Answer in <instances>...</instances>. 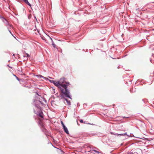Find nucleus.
Instances as JSON below:
<instances>
[{"instance_id":"f257e3e1","label":"nucleus","mask_w":154,"mask_h":154,"mask_svg":"<svg viewBox=\"0 0 154 154\" xmlns=\"http://www.w3.org/2000/svg\"><path fill=\"white\" fill-rule=\"evenodd\" d=\"M51 82L53 83L55 85L60 88L62 93L64 94L66 97L71 98L69 95V92L67 89V87L69 85L68 82H66L65 81V79L61 78L59 81L55 82L54 81H51Z\"/></svg>"},{"instance_id":"f03ea898","label":"nucleus","mask_w":154,"mask_h":154,"mask_svg":"<svg viewBox=\"0 0 154 154\" xmlns=\"http://www.w3.org/2000/svg\"><path fill=\"white\" fill-rule=\"evenodd\" d=\"M37 115H38L42 118H43V114L42 112L40 109L39 110L38 113L37 114Z\"/></svg>"},{"instance_id":"7ed1b4c3","label":"nucleus","mask_w":154,"mask_h":154,"mask_svg":"<svg viewBox=\"0 0 154 154\" xmlns=\"http://www.w3.org/2000/svg\"><path fill=\"white\" fill-rule=\"evenodd\" d=\"M2 20L3 21V22L6 24V26H7L9 25L8 21L6 19H5L4 18H2Z\"/></svg>"},{"instance_id":"20e7f679","label":"nucleus","mask_w":154,"mask_h":154,"mask_svg":"<svg viewBox=\"0 0 154 154\" xmlns=\"http://www.w3.org/2000/svg\"><path fill=\"white\" fill-rule=\"evenodd\" d=\"M63 128L65 132L67 134H69V131L68 130L66 126L64 127Z\"/></svg>"},{"instance_id":"39448f33","label":"nucleus","mask_w":154,"mask_h":154,"mask_svg":"<svg viewBox=\"0 0 154 154\" xmlns=\"http://www.w3.org/2000/svg\"><path fill=\"white\" fill-rule=\"evenodd\" d=\"M24 2L26 4H27L28 5L31 7V5L29 3L28 1L27 0H23Z\"/></svg>"},{"instance_id":"423d86ee","label":"nucleus","mask_w":154,"mask_h":154,"mask_svg":"<svg viewBox=\"0 0 154 154\" xmlns=\"http://www.w3.org/2000/svg\"><path fill=\"white\" fill-rule=\"evenodd\" d=\"M65 100H66L67 104L68 105H70V102L69 101H68L67 100V99H65Z\"/></svg>"},{"instance_id":"0eeeda50","label":"nucleus","mask_w":154,"mask_h":154,"mask_svg":"<svg viewBox=\"0 0 154 154\" xmlns=\"http://www.w3.org/2000/svg\"><path fill=\"white\" fill-rule=\"evenodd\" d=\"M126 134V133H125V134H116V135H117V136H119V135H121V136H123V135H125Z\"/></svg>"},{"instance_id":"6e6552de","label":"nucleus","mask_w":154,"mask_h":154,"mask_svg":"<svg viewBox=\"0 0 154 154\" xmlns=\"http://www.w3.org/2000/svg\"><path fill=\"white\" fill-rule=\"evenodd\" d=\"M36 76L37 77H38H38H39V78H44L43 76H42V75H36Z\"/></svg>"},{"instance_id":"1a4fd4ad","label":"nucleus","mask_w":154,"mask_h":154,"mask_svg":"<svg viewBox=\"0 0 154 154\" xmlns=\"http://www.w3.org/2000/svg\"><path fill=\"white\" fill-rule=\"evenodd\" d=\"M61 124H62L63 127L64 126H65V125H64L63 122L62 121H61Z\"/></svg>"},{"instance_id":"9d476101","label":"nucleus","mask_w":154,"mask_h":154,"mask_svg":"<svg viewBox=\"0 0 154 154\" xmlns=\"http://www.w3.org/2000/svg\"><path fill=\"white\" fill-rule=\"evenodd\" d=\"M87 149H88V150L90 151V147L89 146H87Z\"/></svg>"},{"instance_id":"9b49d317","label":"nucleus","mask_w":154,"mask_h":154,"mask_svg":"<svg viewBox=\"0 0 154 154\" xmlns=\"http://www.w3.org/2000/svg\"><path fill=\"white\" fill-rule=\"evenodd\" d=\"M52 45H53L54 48H55L56 45L54 43H53L52 44Z\"/></svg>"},{"instance_id":"f8f14e48","label":"nucleus","mask_w":154,"mask_h":154,"mask_svg":"<svg viewBox=\"0 0 154 154\" xmlns=\"http://www.w3.org/2000/svg\"><path fill=\"white\" fill-rule=\"evenodd\" d=\"M80 122L81 123H83V121L82 120H81L80 121Z\"/></svg>"},{"instance_id":"ddd939ff","label":"nucleus","mask_w":154,"mask_h":154,"mask_svg":"<svg viewBox=\"0 0 154 154\" xmlns=\"http://www.w3.org/2000/svg\"><path fill=\"white\" fill-rule=\"evenodd\" d=\"M26 54L27 55V57H29V55L28 54Z\"/></svg>"},{"instance_id":"4468645a","label":"nucleus","mask_w":154,"mask_h":154,"mask_svg":"<svg viewBox=\"0 0 154 154\" xmlns=\"http://www.w3.org/2000/svg\"><path fill=\"white\" fill-rule=\"evenodd\" d=\"M95 151L96 152H98H98H97V151Z\"/></svg>"},{"instance_id":"2eb2a0df","label":"nucleus","mask_w":154,"mask_h":154,"mask_svg":"<svg viewBox=\"0 0 154 154\" xmlns=\"http://www.w3.org/2000/svg\"><path fill=\"white\" fill-rule=\"evenodd\" d=\"M9 31V32H10V33L11 34V31Z\"/></svg>"},{"instance_id":"dca6fc26","label":"nucleus","mask_w":154,"mask_h":154,"mask_svg":"<svg viewBox=\"0 0 154 154\" xmlns=\"http://www.w3.org/2000/svg\"><path fill=\"white\" fill-rule=\"evenodd\" d=\"M24 57H25V55H24Z\"/></svg>"}]
</instances>
